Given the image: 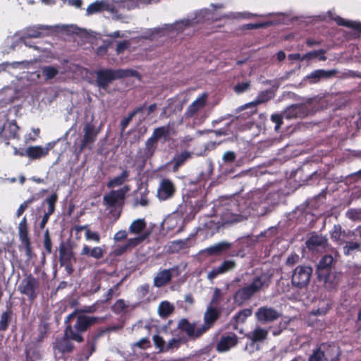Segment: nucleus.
I'll use <instances>...</instances> for the list:
<instances>
[{
    "label": "nucleus",
    "mask_w": 361,
    "mask_h": 361,
    "mask_svg": "<svg viewBox=\"0 0 361 361\" xmlns=\"http://www.w3.org/2000/svg\"><path fill=\"white\" fill-rule=\"evenodd\" d=\"M197 210L195 202L189 195H183V201L178 204L174 214L183 218L185 222L190 221L195 218Z\"/></svg>",
    "instance_id": "9d476101"
},
{
    "label": "nucleus",
    "mask_w": 361,
    "mask_h": 361,
    "mask_svg": "<svg viewBox=\"0 0 361 361\" xmlns=\"http://www.w3.org/2000/svg\"><path fill=\"white\" fill-rule=\"evenodd\" d=\"M146 228V222L143 219H137L133 221L129 226V232L133 234H139Z\"/></svg>",
    "instance_id": "ea45409f"
},
{
    "label": "nucleus",
    "mask_w": 361,
    "mask_h": 361,
    "mask_svg": "<svg viewBox=\"0 0 361 361\" xmlns=\"http://www.w3.org/2000/svg\"><path fill=\"white\" fill-rule=\"evenodd\" d=\"M245 200L242 198L231 200L228 208L222 214L221 219L224 224H231L243 221L246 219Z\"/></svg>",
    "instance_id": "20e7f679"
},
{
    "label": "nucleus",
    "mask_w": 361,
    "mask_h": 361,
    "mask_svg": "<svg viewBox=\"0 0 361 361\" xmlns=\"http://www.w3.org/2000/svg\"><path fill=\"white\" fill-rule=\"evenodd\" d=\"M128 190V186H124L118 190H111L108 194H106L103 197L104 202L111 208L114 207L117 203L123 204L126 194Z\"/></svg>",
    "instance_id": "4468645a"
},
{
    "label": "nucleus",
    "mask_w": 361,
    "mask_h": 361,
    "mask_svg": "<svg viewBox=\"0 0 361 361\" xmlns=\"http://www.w3.org/2000/svg\"><path fill=\"white\" fill-rule=\"evenodd\" d=\"M187 340L185 338H173L167 343L165 351H168L171 349H178L181 343H186Z\"/></svg>",
    "instance_id": "49530a36"
},
{
    "label": "nucleus",
    "mask_w": 361,
    "mask_h": 361,
    "mask_svg": "<svg viewBox=\"0 0 361 361\" xmlns=\"http://www.w3.org/2000/svg\"><path fill=\"white\" fill-rule=\"evenodd\" d=\"M256 317L261 323L272 322L278 319L281 314L273 307L262 306L255 313Z\"/></svg>",
    "instance_id": "6ab92c4d"
},
{
    "label": "nucleus",
    "mask_w": 361,
    "mask_h": 361,
    "mask_svg": "<svg viewBox=\"0 0 361 361\" xmlns=\"http://www.w3.org/2000/svg\"><path fill=\"white\" fill-rule=\"evenodd\" d=\"M73 257V252L63 242L59 245V262L61 266L66 267L68 273L73 271L71 260Z\"/></svg>",
    "instance_id": "4be33fe9"
},
{
    "label": "nucleus",
    "mask_w": 361,
    "mask_h": 361,
    "mask_svg": "<svg viewBox=\"0 0 361 361\" xmlns=\"http://www.w3.org/2000/svg\"><path fill=\"white\" fill-rule=\"evenodd\" d=\"M331 308V305L327 303L324 306L319 307L317 310H312L310 314L314 316L325 315L327 314V312L330 310Z\"/></svg>",
    "instance_id": "680f3d73"
},
{
    "label": "nucleus",
    "mask_w": 361,
    "mask_h": 361,
    "mask_svg": "<svg viewBox=\"0 0 361 361\" xmlns=\"http://www.w3.org/2000/svg\"><path fill=\"white\" fill-rule=\"evenodd\" d=\"M250 82L247 81V82H239V83L236 84L233 87V90L235 93L241 94V93H243V92H246L247 90H248L250 89Z\"/></svg>",
    "instance_id": "bf43d9fd"
},
{
    "label": "nucleus",
    "mask_w": 361,
    "mask_h": 361,
    "mask_svg": "<svg viewBox=\"0 0 361 361\" xmlns=\"http://www.w3.org/2000/svg\"><path fill=\"white\" fill-rule=\"evenodd\" d=\"M268 331L262 328L257 327L252 331L246 334V337L252 343L261 342L267 338Z\"/></svg>",
    "instance_id": "2f4dec72"
},
{
    "label": "nucleus",
    "mask_w": 361,
    "mask_h": 361,
    "mask_svg": "<svg viewBox=\"0 0 361 361\" xmlns=\"http://www.w3.org/2000/svg\"><path fill=\"white\" fill-rule=\"evenodd\" d=\"M128 176L129 171L127 170H123L119 176L111 179L107 183L106 186L108 188H113L117 186H120L125 183Z\"/></svg>",
    "instance_id": "c9c22d12"
},
{
    "label": "nucleus",
    "mask_w": 361,
    "mask_h": 361,
    "mask_svg": "<svg viewBox=\"0 0 361 361\" xmlns=\"http://www.w3.org/2000/svg\"><path fill=\"white\" fill-rule=\"evenodd\" d=\"M97 76L96 84L99 89L106 90L110 83L117 79H122L129 76H135L137 72L131 69H111L102 68L95 71Z\"/></svg>",
    "instance_id": "7ed1b4c3"
},
{
    "label": "nucleus",
    "mask_w": 361,
    "mask_h": 361,
    "mask_svg": "<svg viewBox=\"0 0 361 361\" xmlns=\"http://www.w3.org/2000/svg\"><path fill=\"white\" fill-rule=\"evenodd\" d=\"M6 130L8 131L9 137H11L15 138L19 137V127L15 121H13L8 124Z\"/></svg>",
    "instance_id": "603ef678"
},
{
    "label": "nucleus",
    "mask_w": 361,
    "mask_h": 361,
    "mask_svg": "<svg viewBox=\"0 0 361 361\" xmlns=\"http://www.w3.org/2000/svg\"><path fill=\"white\" fill-rule=\"evenodd\" d=\"M236 267V263L233 260H224L219 267L212 269L207 274V278L213 280L219 275L228 272Z\"/></svg>",
    "instance_id": "5701e85b"
},
{
    "label": "nucleus",
    "mask_w": 361,
    "mask_h": 361,
    "mask_svg": "<svg viewBox=\"0 0 361 361\" xmlns=\"http://www.w3.org/2000/svg\"><path fill=\"white\" fill-rule=\"evenodd\" d=\"M18 290L32 302L39 295V281L32 274H30L20 281L18 286Z\"/></svg>",
    "instance_id": "423d86ee"
},
{
    "label": "nucleus",
    "mask_w": 361,
    "mask_h": 361,
    "mask_svg": "<svg viewBox=\"0 0 361 361\" xmlns=\"http://www.w3.org/2000/svg\"><path fill=\"white\" fill-rule=\"evenodd\" d=\"M176 192V188L169 178H164L161 180L157 189V197L161 201H166L172 198Z\"/></svg>",
    "instance_id": "dca6fc26"
},
{
    "label": "nucleus",
    "mask_w": 361,
    "mask_h": 361,
    "mask_svg": "<svg viewBox=\"0 0 361 361\" xmlns=\"http://www.w3.org/2000/svg\"><path fill=\"white\" fill-rule=\"evenodd\" d=\"M325 361H339L341 355L340 347L333 342L323 343L319 346Z\"/></svg>",
    "instance_id": "f3484780"
},
{
    "label": "nucleus",
    "mask_w": 361,
    "mask_h": 361,
    "mask_svg": "<svg viewBox=\"0 0 361 361\" xmlns=\"http://www.w3.org/2000/svg\"><path fill=\"white\" fill-rule=\"evenodd\" d=\"M328 16L331 20H334L337 25L341 26H345L357 30L361 32V23L353 20H346L343 18L335 16L332 12L329 11Z\"/></svg>",
    "instance_id": "bb28decb"
},
{
    "label": "nucleus",
    "mask_w": 361,
    "mask_h": 361,
    "mask_svg": "<svg viewBox=\"0 0 361 361\" xmlns=\"http://www.w3.org/2000/svg\"><path fill=\"white\" fill-rule=\"evenodd\" d=\"M207 94L203 93L200 95L189 106L185 112V118H192L207 103Z\"/></svg>",
    "instance_id": "b1692460"
},
{
    "label": "nucleus",
    "mask_w": 361,
    "mask_h": 361,
    "mask_svg": "<svg viewBox=\"0 0 361 361\" xmlns=\"http://www.w3.org/2000/svg\"><path fill=\"white\" fill-rule=\"evenodd\" d=\"M236 154L234 152L227 151L223 155V161L227 164H231L235 161Z\"/></svg>",
    "instance_id": "774afa93"
},
{
    "label": "nucleus",
    "mask_w": 361,
    "mask_h": 361,
    "mask_svg": "<svg viewBox=\"0 0 361 361\" xmlns=\"http://www.w3.org/2000/svg\"><path fill=\"white\" fill-rule=\"evenodd\" d=\"M170 135V126H164L158 127L154 129L151 137H152L157 142L161 137H164V140H167Z\"/></svg>",
    "instance_id": "f704fd0d"
},
{
    "label": "nucleus",
    "mask_w": 361,
    "mask_h": 361,
    "mask_svg": "<svg viewBox=\"0 0 361 361\" xmlns=\"http://www.w3.org/2000/svg\"><path fill=\"white\" fill-rule=\"evenodd\" d=\"M102 321V318L87 316L75 310L66 317L64 330L72 337V340L82 343L84 341L82 334L94 324Z\"/></svg>",
    "instance_id": "f257e3e1"
},
{
    "label": "nucleus",
    "mask_w": 361,
    "mask_h": 361,
    "mask_svg": "<svg viewBox=\"0 0 361 361\" xmlns=\"http://www.w3.org/2000/svg\"><path fill=\"white\" fill-rule=\"evenodd\" d=\"M59 73L57 68L48 66L42 68V74L45 80H49L54 78Z\"/></svg>",
    "instance_id": "c03bdc74"
},
{
    "label": "nucleus",
    "mask_w": 361,
    "mask_h": 361,
    "mask_svg": "<svg viewBox=\"0 0 361 361\" xmlns=\"http://www.w3.org/2000/svg\"><path fill=\"white\" fill-rule=\"evenodd\" d=\"M327 243V239L322 235H313L306 242L309 250H316L319 247H324Z\"/></svg>",
    "instance_id": "c756f323"
},
{
    "label": "nucleus",
    "mask_w": 361,
    "mask_h": 361,
    "mask_svg": "<svg viewBox=\"0 0 361 361\" xmlns=\"http://www.w3.org/2000/svg\"><path fill=\"white\" fill-rule=\"evenodd\" d=\"M157 142H158L151 137L146 140L145 147L144 149V156L145 159H149L153 157L157 148Z\"/></svg>",
    "instance_id": "e433bc0d"
},
{
    "label": "nucleus",
    "mask_w": 361,
    "mask_h": 361,
    "mask_svg": "<svg viewBox=\"0 0 361 361\" xmlns=\"http://www.w3.org/2000/svg\"><path fill=\"white\" fill-rule=\"evenodd\" d=\"M180 274V271L177 265L171 269L160 271L154 279V286L158 288L164 286L171 281L173 276H178Z\"/></svg>",
    "instance_id": "2eb2a0df"
},
{
    "label": "nucleus",
    "mask_w": 361,
    "mask_h": 361,
    "mask_svg": "<svg viewBox=\"0 0 361 361\" xmlns=\"http://www.w3.org/2000/svg\"><path fill=\"white\" fill-rule=\"evenodd\" d=\"M104 253L105 250L101 247L96 246L91 247L87 245H84L81 250L80 255L92 257L95 259H100L104 257Z\"/></svg>",
    "instance_id": "a878e982"
},
{
    "label": "nucleus",
    "mask_w": 361,
    "mask_h": 361,
    "mask_svg": "<svg viewBox=\"0 0 361 361\" xmlns=\"http://www.w3.org/2000/svg\"><path fill=\"white\" fill-rule=\"evenodd\" d=\"M308 361H325L322 350L319 348L314 350L313 353L310 356Z\"/></svg>",
    "instance_id": "69168bd1"
},
{
    "label": "nucleus",
    "mask_w": 361,
    "mask_h": 361,
    "mask_svg": "<svg viewBox=\"0 0 361 361\" xmlns=\"http://www.w3.org/2000/svg\"><path fill=\"white\" fill-rule=\"evenodd\" d=\"M58 195L56 192L52 193L50 196L44 200L40 207L37 209V216H42L39 223V228L43 229L47 225L49 217L56 210V205L58 201Z\"/></svg>",
    "instance_id": "0eeeda50"
},
{
    "label": "nucleus",
    "mask_w": 361,
    "mask_h": 361,
    "mask_svg": "<svg viewBox=\"0 0 361 361\" xmlns=\"http://www.w3.org/2000/svg\"><path fill=\"white\" fill-rule=\"evenodd\" d=\"M238 343V338L234 333L228 335H223L216 345V350L219 353H225L236 346Z\"/></svg>",
    "instance_id": "412c9836"
},
{
    "label": "nucleus",
    "mask_w": 361,
    "mask_h": 361,
    "mask_svg": "<svg viewBox=\"0 0 361 361\" xmlns=\"http://www.w3.org/2000/svg\"><path fill=\"white\" fill-rule=\"evenodd\" d=\"M13 314V313L11 308H8L6 311L2 312L0 318V331H4L8 329Z\"/></svg>",
    "instance_id": "4c0bfd02"
},
{
    "label": "nucleus",
    "mask_w": 361,
    "mask_h": 361,
    "mask_svg": "<svg viewBox=\"0 0 361 361\" xmlns=\"http://www.w3.org/2000/svg\"><path fill=\"white\" fill-rule=\"evenodd\" d=\"M18 231L19 240L20 241V248L23 249L26 256L30 259L32 258V247L29 236V229L26 216H24L19 223Z\"/></svg>",
    "instance_id": "f8f14e48"
},
{
    "label": "nucleus",
    "mask_w": 361,
    "mask_h": 361,
    "mask_svg": "<svg viewBox=\"0 0 361 361\" xmlns=\"http://www.w3.org/2000/svg\"><path fill=\"white\" fill-rule=\"evenodd\" d=\"M220 316L221 311L216 307L212 305L207 307L203 317L204 324L201 325L204 334L214 326Z\"/></svg>",
    "instance_id": "a211bd4d"
},
{
    "label": "nucleus",
    "mask_w": 361,
    "mask_h": 361,
    "mask_svg": "<svg viewBox=\"0 0 361 361\" xmlns=\"http://www.w3.org/2000/svg\"><path fill=\"white\" fill-rule=\"evenodd\" d=\"M173 310V306L168 301H163L159 305V314L161 317H169Z\"/></svg>",
    "instance_id": "37998d69"
},
{
    "label": "nucleus",
    "mask_w": 361,
    "mask_h": 361,
    "mask_svg": "<svg viewBox=\"0 0 361 361\" xmlns=\"http://www.w3.org/2000/svg\"><path fill=\"white\" fill-rule=\"evenodd\" d=\"M312 268L310 266H298L293 271L291 283L293 286L302 288L306 287L310 281Z\"/></svg>",
    "instance_id": "9b49d317"
},
{
    "label": "nucleus",
    "mask_w": 361,
    "mask_h": 361,
    "mask_svg": "<svg viewBox=\"0 0 361 361\" xmlns=\"http://www.w3.org/2000/svg\"><path fill=\"white\" fill-rule=\"evenodd\" d=\"M152 340L154 345L156 346L157 348H159V351H165V341L161 336H159V334L154 335L152 337Z\"/></svg>",
    "instance_id": "6e6d98bb"
},
{
    "label": "nucleus",
    "mask_w": 361,
    "mask_h": 361,
    "mask_svg": "<svg viewBox=\"0 0 361 361\" xmlns=\"http://www.w3.org/2000/svg\"><path fill=\"white\" fill-rule=\"evenodd\" d=\"M271 120L276 124L275 130H278L283 124V116L279 114H274L271 116Z\"/></svg>",
    "instance_id": "338daca9"
},
{
    "label": "nucleus",
    "mask_w": 361,
    "mask_h": 361,
    "mask_svg": "<svg viewBox=\"0 0 361 361\" xmlns=\"http://www.w3.org/2000/svg\"><path fill=\"white\" fill-rule=\"evenodd\" d=\"M26 157L30 159H39L46 157V151L43 149L42 146H29L27 147Z\"/></svg>",
    "instance_id": "473e14b6"
},
{
    "label": "nucleus",
    "mask_w": 361,
    "mask_h": 361,
    "mask_svg": "<svg viewBox=\"0 0 361 361\" xmlns=\"http://www.w3.org/2000/svg\"><path fill=\"white\" fill-rule=\"evenodd\" d=\"M130 46V43L129 40H123L121 42H119L116 48V54H123L126 49H128Z\"/></svg>",
    "instance_id": "e2e57ef3"
},
{
    "label": "nucleus",
    "mask_w": 361,
    "mask_h": 361,
    "mask_svg": "<svg viewBox=\"0 0 361 361\" xmlns=\"http://www.w3.org/2000/svg\"><path fill=\"white\" fill-rule=\"evenodd\" d=\"M43 245L47 255H50L53 251V245L49 235V230H47L44 234Z\"/></svg>",
    "instance_id": "de8ad7c7"
},
{
    "label": "nucleus",
    "mask_w": 361,
    "mask_h": 361,
    "mask_svg": "<svg viewBox=\"0 0 361 361\" xmlns=\"http://www.w3.org/2000/svg\"><path fill=\"white\" fill-rule=\"evenodd\" d=\"M42 36V32L39 27H30L26 30L24 35L21 37V40L24 42L25 45L27 44V39L38 38Z\"/></svg>",
    "instance_id": "a19ab883"
},
{
    "label": "nucleus",
    "mask_w": 361,
    "mask_h": 361,
    "mask_svg": "<svg viewBox=\"0 0 361 361\" xmlns=\"http://www.w3.org/2000/svg\"><path fill=\"white\" fill-rule=\"evenodd\" d=\"M332 269L327 268L317 267V278L319 281L326 283L329 281H337L338 279L335 274L332 273Z\"/></svg>",
    "instance_id": "c85d7f7f"
},
{
    "label": "nucleus",
    "mask_w": 361,
    "mask_h": 361,
    "mask_svg": "<svg viewBox=\"0 0 361 361\" xmlns=\"http://www.w3.org/2000/svg\"><path fill=\"white\" fill-rule=\"evenodd\" d=\"M360 244L357 242H347L346 245L343 247V253L345 255H350L352 251L355 250H359Z\"/></svg>",
    "instance_id": "864d4df0"
},
{
    "label": "nucleus",
    "mask_w": 361,
    "mask_h": 361,
    "mask_svg": "<svg viewBox=\"0 0 361 361\" xmlns=\"http://www.w3.org/2000/svg\"><path fill=\"white\" fill-rule=\"evenodd\" d=\"M85 238L87 240H92L96 243H99L101 240L99 233L96 231H92L91 230H87L85 232Z\"/></svg>",
    "instance_id": "0e129e2a"
},
{
    "label": "nucleus",
    "mask_w": 361,
    "mask_h": 361,
    "mask_svg": "<svg viewBox=\"0 0 361 361\" xmlns=\"http://www.w3.org/2000/svg\"><path fill=\"white\" fill-rule=\"evenodd\" d=\"M107 4L104 1H95L88 6L87 8V14L92 15L94 13L101 12L106 10Z\"/></svg>",
    "instance_id": "79ce46f5"
},
{
    "label": "nucleus",
    "mask_w": 361,
    "mask_h": 361,
    "mask_svg": "<svg viewBox=\"0 0 361 361\" xmlns=\"http://www.w3.org/2000/svg\"><path fill=\"white\" fill-rule=\"evenodd\" d=\"M72 337L69 334H67L64 330L63 336L57 338L54 343L53 348L56 351L57 350L59 353H71L74 350V345L72 343Z\"/></svg>",
    "instance_id": "aec40b11"
},
{
    "label": "nucleus",
    "mask_w": 361,
    "mask_h": 361,
    "mask_svg": "<svg viewBox=\"0 0 361 361\" xmlns=\"http://www.w3.org/2000/svg\"><path fill=\"white\" fill-rule=\"evenodd\" d=\"M148 194H149V190H147V189L145 191L141 192L140 193V197H137L135 199L136 204H139L140 205H141L142 207H147L149 203V201L148 199Z\"/></svg>",
    "instance_id": "5fc2aeb1"
},
{
    "label": "nucleus",
    "mask_w": 361,
    "mask_h": 361,
    "mask_svg": "<svg viewBox=\"0 0 361 361\" xmlns=\"http://www.w3.org/2000/svg\"><path fill=\"white\" fill-rule=\"evenodd\" d=\"M325 54V49H321L319 50H314L304 54L302 57V60L310 61L313 59L317 58L319 61H325L327 59Z\"/></svg>",
    "instance_id": "58836bf2"
},
{
    "label": "nucleus",
    "mask_w": 361,
    "mask_h": 361,
    "mask_svg": "<svg viewBox=\"0 0 361 361\" xmlns=\"http://www.w3.org/2000/svg\"><path fill=\"white\" fill-rule=\"evenodd\" d=\"M82 131L83 137L76 149L77 154H80L86 148L92 149L99 133V130L97 129L92 122L85 123Z\"/></svg>",
    "instance_id": "6e6552de"
},
{
    "label": "nucleus",
    "mask_w": 361,
    "mask_h": 361,
    "mask_svg": "<svg viewBox=\"0 0 361 361\" xmlns=\"http://www.w3.org/2000/svg\"><path fill=\"white\" fill-rule=\"evenodd\" d=\"M121 283V282H119L115 286H114L112 288L109 289L107 293L104 295V299L102 300V302L106 303L109 302L112 299L114 292L118 290Z\"/></svg>",
    "instance_id": "052dcab7"
},
{
    "label": "nucleus",
    "mask_w": 361,
    "mask_h": 361,
    "mask_svg": "<svg viewBox=\"0 0 361 361\" xmlns=\"http://www.w3.org/2000/svg\"><path fill=\"white\" fill-rule=\"evenodd\" d=\"M209 256H225L227 257L244 256V250L234 247L233 244L226 241H221L211 245L205 249Z\"/></svg>",
    "instance_id": "39448f33"
},
{
    "label": "nucleus",
    "mask_w": 361,
    "mask_h": 361,
    "mask_svg": "<svg viewBox=\"0 0 361 361\" xmlns=\"http://www.w3.org/2000/svg\"><path fill=\"white\" fill-rule=\"evenodd\" d=\"M132 346H133V348L137 347V348H138L140 349L145 350V349L150 348L151 347V343H150L149 339L148 338L145 337V338H141L140 340H139L136 343H134L132 345Z\"/></svg>",
    "instance_id": "13d9d810"
},
{
    "label": "nucleus",
    "mask_w": 361,
    "mask_h": 361,
    "mask_svg": "<svg viewBox=\"0 0 361 361\" xmlns=\"http://www.w3.org/2000/svg\"><path fill=\"white\" fill-rule=\"evenodd\" d=\"M48 329L47 324L39 326L38 328V334L32 341L40 345L41 343L43 342L44 339L47 336Z\"/></svg>",
    "instance_id": "a18cd8bd"
},
{
    "label": "nucleus",
    "mask_w": 361,
    "mask_h": 361,
    "mask_svg": "<svg viewBox=\"0 0 361 361\" xmlns=\"http://www.w3.org/2000/svg\"><path fill=\"white\" fill-rule=\"evenodd\" d=\"M40 345L31 341L25 348V357L27 361H35L41 358V355L39 350Z\"/></svg>",
    "instance_id": "cd10ccee"
},
{
    "label": "nucleus",
    "mask_w": 361,
    "mask_h": 361,
    "mask_svg": "<svg viewBox=\"0 0 361 361\" xmlns=\"http://www.w3.org/2000/svg\"><path fill=\"white\" fill-rule=\"evenodd\" d=\"M186 241L178 240L171 242L170 245V250L171 252H178L179 250L183 249L185 246Z\"/></svg>",
    "instance_id": "4d7b16f0"
},
{
    "label": "nucleus",
    "mask_w": 361,
    "mask_h": 361,
    "mask_svg": "<svg viewBox=\"0 0 361 361\" xmlns=\"http://www.w3.org/2000/svg\"><path fill=\"white\" fill-rule=\"evenodd\" d=\"M337 72L338 71L336 69L327 71L324 69H317L307 75V78L310 80V83H316L321 79H329L334 77Z\"/></svg>",
    "instance_id": "393cba45"
},
{
    "label": "nucleus",
    "mask_w": 361,
    "mask_h": 361,
    "mask_svg": "<svg viewBox=\"0 0 361 361\" xmlns=\"http://www.w3.org/2000/svg\"><path fill=\"white\" fill-rule=\"evenodd\" d=\"M334 261V258L331 255H325L319 260L317 267L332 269V264Z\"/></svg>",
    "instance_id": "8fccbe9b"
},
{
    "label": "nucleus",
    "mask_w": 361,
    "mask_h": 361,
    "mask_svg": "<svg viewBox=\"0 0 361 361\" xmlns=\"http://www.w3.org/2000/svg\"><path fill=\"white\" fill-rule=\"evenodd\" d=\"M268 92H262L257 99H256V101L255 102H250V103H247L243 106H241L240 107H239V110L240 111H242V110H244L245 109H247V108H252V109L251 110L250 113L251 114H255L256 113L257 111V109H256V106L257 104H261L262 102H264L266 101H267L269 99L268 97H267V94Z\"/></svg>",
    "instance_id": "72a5a7b5"
},
{
    "label": "nucleus",
    "mask_w": 361,
    "mask_h": 361,
    "mask_svg": "<svg viewBox=\"0 0 361 361\" xmlns=\"http://www.w3.org/2000/svg\"><path fill=\"white\" fill-rule=\"evenodd\" d=\"M271 282V275L267 273H262L255 276L251 283L245 286L238 288L233 293L235 304L240 306L249 301L257 293L261 290L267 288Z\"/></svg>",
    "instance_id": "f03ea898"
},
{
    "label": "nucleus",
    "mask_w": 361,
    "mask_h": 361,
    "mask_svg": "<svg viewBox=\"0 0 361 361\" xmlns=\"http://www.w3.org/2000/svg\"><path fill=\"white\" fill-rule=\"evenodd\" d=\"M316 111L312 102L295 104L288 106L284 111V117L288 120L303 118Z\"/></svg>",
    "instance_id": "1a4fd4ad"
},
{
    "label": "nucleus",
    "mask_w": 361,
    "mask_h": 361,
    "mask_svg": "<svg viewBox=\"0 0 361 361\" xmlns=\"http://www.w3.org/2000/svg\"><path fill=\"white\" fill-rule=\"evenodd\" d=\"M127 307L128 305L126 304L125 300L123 299H118L111 306V310L114 313L118 314L123 312L126 309H127Z\"/></svg>",
    "instance_id": "3c124183"
},
{
    "label": "nucleus",
    "mask_w": 361,
    "mask_h": 361,
    "mask_svg": "<svg viewBox=\"0 0 361 361\" xmlns=\"http://www.w3.org/2000/svg\"><path fill=\"white\" fill-rule=\"evenodd\" d=\"M178 329L185 332L190 340H196L204 334L201 325L197 327L196 322L191 323L185 318L178 322Z\"/></svg>",
    "instance_id": "ddd939ff"
},
{
    "label": "nucleus",
    "mask_w": 361,
    "mask_h": 361,
    "mask_svg": "<svg viewBox=\"0 0 361 361\" xmlns=\"http://www.w3.org/2000/svg\"><path fill=\"white\" fill-rule=\"evenodd\" d=\"M191 157V153L187 151L176 154L171 162L173 163V171L176 172Z\"/></svg>",
    "instance_id": "7c9ffc66"
},
{
    "label": "nucleus",
    "mask_w": 361,
    "mask_h": 361,
    "mask_svg": "<svg viewBox=\"0 0 361 361\" xmlns=\"http://www.w3.org/2000/svg\"><path fill=\"white\" fill-rule=\"evenodd\" d=\"M252 314V310L250 308L240 310L235 316L234 319L237 323H243Z\"/></svg>",
    "instance_id": "09e8293b"
}]
</instances>
